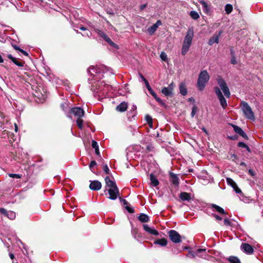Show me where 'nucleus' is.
Instances as JSON below:
<instances>
[{
    "mask_svg": "<svg viewBox=\"0 0 263 263\" xmlns=\"http://www.w3.org/2000/svg\"><path fill=\"white\" fill-rule=\"evenodd\" d=\"M88 72L92 76V79L96 80L93 83L90 82L91 84V89L95 92L100 93L102 96H106L108 91L110 88V86L104 84L103 82L97 80V79H101L103 77L100 68L94 66H90L88 69Z\"/></svg>",
    "mask_w": 263,
    "mask_h": 263,
    "instance_id": "obj_1",
    "label": "nucleus"
},
{
    "mask_svg": "<svg viewBox=\"0 0 263 263\" xmlns=\"http://www.w3.org/2000/svg\"><path fill=\"white\" fill-rule=\"evenodd\" d=\"M216 81L219 87L216 86L214 88V89L220 101L221 106L223 109H225L227 106V103L226 99L222 93L221 89L222 90L224 95L227 98H229L230 97L231 93L226 81L222 78L221 77L218 76L216 78Z\"/></svg>",
    "mask_w": 263,
    "mask_h": 263,
    "instance_id": "obj_2",
    "label": "nucleus"
},
{
    "mask_svg": "<svg viewBox=\"0 0 263 263\" xmlns=\"http://www.w3.org/2000/svg\"><path fill=\"white\" fill-rule=\"evenodd\" d=\"M194 34L193 28L192 27L189 28L184 37L181 48V54L183 55H185L189 51L192 43Z\"/></svg>",
    "mask_w": 263,
    "mask_h": 263,
    "instance_id": "obj_3",
    "label": "nucleus"
},
{
    "mask_svg": "<svg viewBox=\"0 0 263 263\" xmlns=\"http://www.w3.org/2000/svg\"><path fill=\"white\" fill-rule=\"evenodd\" d=\"M84 114V110L81 107H74L70 110L68 115L71 119H76L77 124L81 130L83 129V121L81 117L83 116Z\"/></svg>",
    "mask_w": 263,
    "mask_h": 263,
    "instance_id": "obj_4",
    "label": "nucleus"
},
{
    "mask_svg": "<svg viewBox=\"0 0 263 263\" xmlns=\"http://www.w3.org/2000/svg\"><path fill=\"white\" fill-rule=\"evenodd\" d=\"M210 80V75L206 70H202L198 76L197 86L200 91H202Z\"/></svg>",
    "mask_w": 263,
    "mask_h": 263,
    "instance_id": "obj_5",
    "label": "nucleus"
},
{
    "mask_svg": "<svg viewBox=\"0 0 263 263\" xmlns=\"http://www.w3.org/2000/svg\"><path fill=\"white\" fill-rule=\"evenodd\" d=\"M241 110L246 118L253 121L255 120L254 112L248 103L246 102L241 103Z\"/></svg>",
    "mask_w": 263,
    "mask_h": 263,
    "instance_id": "obj_6",
    "label": "nucleus"
},
{
    "mask_svg": "<svg viewBox=\"0 0 263 263\" xmlns=\"http://www.w3.org/2000/svg\"><path fill=\"white\" fill-rule=\"evenodd\" d=\"M168 236L170 239L174 243H180L181 242V238L180 234L175 230H170L168 232Z\"/></svg>",
    "mask_w": 263,
    "mask_h": 263,
    "instance_id": "obj_7",
    "label": "nucleus"
},
{
    "mask_svg": "<svg viewBox=\"0 0 263 263\" xmlns=\"http://www.w3.org/2000/svg\"><path fill=\"white\" fill-rule=\"evenodd\" d=\"M109 194L108 198L111 200H116L119 196V190L117 186L113 188H109L108 190Z\"/></svg>",
    "mask_w": 263,
    "mask_h": 263,
    "instance_id": "obj_8",
    "label": "nucleus"
},
{
    "mask_svg": "<svg viewBox=\"0 0 263 263\" xmlns=\"http://www.w3.org/2000/svg\"><path fill=\"white\" fill-rule=\"evenodd\" d=\"M96 32H97V33L101 37H102L104 40H105L110 45L113 46V47H115L116 46V44L110 40V39L109 37H108L107 35L104 32H103L102 31L100 30H99V29H96Z\"/></svg>",
    "mask_w": 263,
    "mask_h": 263,
    "instance_id": "obj_9",
    "label": "nucleus"
},
{
    "mask_svg": "<svg viewBox=\"0 0 263 263\" xmlns=\"http://www.w3.org/2000/svg\"><path fill=\"white\" fill-rule=\"evenodd\" d=\"M241 249L247 254H252L254 252L253 247L249 244L243 243L241 245Z\"/></svg>",
    "mask_w": 263,
    "mask_h": 263,
    "instance_id": "obj_10",
    "label": "nucleus"
},
{
    "mask_svg": "<svg viewBox=\"0 0 263 263\" xmlns=\"http://www.w3.org/2000/svg\"><path fill=\"white\" fill-rule=\"evenodd\" d=\"M102 184L98 180L90 181L89 188L93 191H98L101 189Z\"/></svg>",
    "mask_w": 263,
    "mask_h": 263,
    "instance_id": "obj_11",
    "label": "nucleus"
},
{
    "mask_svg": "<svg viewBox=\"0 0 263 263\" xmlns=\"http://www.w3.org/2000/svg\"><path fill=\"white\" fill-rule=\"evenodd\" d=\"M162 23L160 20H158L157 22L148 28V32L150 34H153L157 30V28L161 25Z\"/></svg>",
    "mask_w": 263,
    "mask_h": 263,
    "instance_id": "obj_12",
    "label": "nucleus"
},
{
    "mask_svg": "<svg viewBox=\"0 0 263 263\" xmlns=\"http://www.w3.org/2000/svg\"><path fill=\"white\" fill-rule=\"evenodd\" d=\"M143 228H144V230L146 232H148V233H149L151 234H153L154 235H158V232L156 230H155L154 228H150L147 224H144Z\"/></svg>",
    "mask_w": 263,
    "mask_h": 263,
    "instance_id": "obj_13",
    "label": "nucleus"
},
{
    "mask_svg": "<svg viewBox=\"0 0 263 263\" xmlns=\"http://www.w3.org/2000/svg\"><path fill=\"white\" fill-rule=\"evenodd\" d=\"M221 32H219L218 34L216 35L214 34L212 37L210 38V39L209 41V44L210 45H213L214 43H218L219 42V39L221 35Z\"/></svg>",
    "mask_w": 263,
    "mask_h": 263,
    "instance_id": "obj_14",
    "label": "nucleus"
},
{
    "mask_svg": "<svg viewBox=\"0 0 263 263\" xmlns=\"http://www.w3.org/2000/svg\"><path fill=\"white\" fill-rule=\"evenodd\" d=\"M127 107V103L125 102H122L117 106L116 110L120 112H124L126 110Z\"/></svg>",
    "mask_w": 263,
    "mask_h": 263,
    "instance_id": "obj_15",
    "label": "nucleus"
},
{
    "mask_svg": "<svg viewBox=\"0 0 263 263\" xmlns=\"http://www.w3.org/2000/svg\"><path fill=\"white\" fill-rule=\"evenodd\" d=\"M105 181L106 186L109 188H113L117 186L115 182L111 180L108 176L105 178Z\"/></svg>",
    "mask_w": 263,
    "mask_h": 263,
    "instance_id": "obj_16",
    "label": "nucleus"
},
{
    "mask_svg": "<svg viewBox=\"0 0 263 263\" xmlns=\"http://www.w3.org/2000/svg\"><path fill=\"white\" fill-rule=\"evenodd\" d=\"M179 198L182 201H190L191 200L190 194L186 192H182L180 194Z\"/></svg>",
    "mask_w": 263,
    "mask_h": 263,
    "instance_id": "obj_17",
    "label": "nucleus"
},
{
    "mask_svg": "<svg viewBox=\"0 0 263 263\" xmlns=\"http://www.w3.org/2000/svg\"><path fill=\"white\" fill-rule=\"evenodd\" d=\"M170 176L171 177V182L173 183V184H174L175 186H178L179 182V178L178 177V176L172 173H170Z\"/></svg>",
    "mask_w": 263,
    "mask_h": 263,
    "instance_id": "obj_18",
    "label": "nucleus"
},
{
    "mask_svg": "<svg viewBox=\"0 0 263 263\" xmlns=\"http://www.w3.org/2000/svg\"><path fill=\"white\" fill-rule=\"evenodd\" d=\"M151 183L154 186H156L159 185V182L157 178L153 174H151L149 175Z\"/></svg>",
    "mask_w": 263,
    "mask_h": 263,
    "instance_id": "obj_19",
    "label": "nucleus"
},
{
    "mask_svg": "<svg viewBox=\"0 0 263 263\" xmlns=\"http://www.w3.org/2000/svg\"><path fill=\"white\" fill-rule=\"evenodd\" d=\"M211 207L213 209V211H216V212L222 214H226L224 210L222 208L217 205L212 204H211Z\"/></svg>",
    "mask_w": 263,
    "mask_h": 263,
    "instance_id": "obj_20",
    "label": "nucleus"
},
{
    "mask_svg": "<svg viewBox=\"0 0 263 263\" xmlns=\"http://www.w3.org/2000/svg\"><path fill=\"white\" fill-rule=\"evenodd\" d=\"M154 243L155 245H159L161 246H165L167 243V241L165 238H161L156 240Z\"/></svg>",
    "mask_w": 263,
    "mask_h": 263,
    "instance_id": "obj_21",
    "label": "nucleus"
},
{
    "mask_svg": "<svg viewBox=\"0 0 263 263\" xmlns=\"http://www.w3.org/2000/svg\"><path fill=\"white\" fill-rule=\"evenodd\" d=\"M179 91L182 96H185L187 93V89L184 83H181L179 86Z\"/></svg>",
    "mask_w": 263,
    "mask_h": 263,
    "instance_id": "obj_22",
    "label": "nucleus"
},
{
    "mask_svg": "<svg viewBox=\"0 0 263 263\" xmlns=\"http://www.w3.org/2000/svg\"><path fill=\"white\" fill-rule=\"evenodd\" d=\"M138 219L142 222H147L149 220L148 216L145 214H141L138 217Z\"/></svg>",
    "mask_w": 263,
    "mask_h": 263,
    "instance_id": "obj_23",
    "label": "nucleus"
},
{
    "mask_svg": "<svg viewBox=\"0 0 263 263\" xmlns=\"http://www.w3.org/2000/svg\"><path fill=\"white\" fill-rule=\"evenodd\" d=\"M161 92L165 96H173V91L170 89H168V88L164 87L161 90Z\"/></svg>",
    "mask_w": 263,
    "mask_h": 263,
    "instance_id": "obj_24",
    "label": "nucleus"
},
{
    "mask_svg": "<svg viewBox=\"0 0 263 263\" xmlns=\"http://www.w3.org/2000/svg\"><path fill=\"white\" fill-rule=\"evenodd\" d=\"M91 146H92V148H95L96 154L97 155H99L100 152H99V146H98V143L96 141L93 140L92 141Z\"/></svg>",
    "mask_w": 263,
    "mask_h": 263,
    "instance_id": "obj_25",
    "label": "nucleus"
},
{
    "mask_svg": "<svg viewBox=\"0 0 263 263\" xmlns=\"http://www.w3.org/2000/svg\"><path fill=\"white\" fill-rule=\"evenodd\" d=\"M6 216L11 220H13L15 218V213L12 211H7V214H6Z\"/></svg>",
    "mask_w": 263,
    "mask_h": 263,
    "instance_id": "obj_26",
    "label": "nucleus"
},
{
    "mask_svg": "<svg viewBox=\"0 0 263 263\" xmlns=\"http://www.w3.org/2000/svg\"><path fill=\"white\" fill-rule=\"evenodd\" d=\"M229 260L231 263H240L239 259L234 256H231L229 258Z\"/></svg>",
    "mask_w": 263,
    "mask_h": 263,
    "instance_id": "obj_27",
    "label": "nucleus"
},
{
    "mask_svg": "<svg viewBox=\"0 0 263 263\" xmlns=\"http://www.w3.org/2000/svg\"><path fill=\"white\" fill-rule=\"evenodd\" d=\"M227 183L231 185L233 188L236 187V183L233 181V180L230 178H227L226 179Z\"/></svg>",
    "mask_w": 263,
    "mask_h": 263,
    "instance_id": "obj_28",
    "label": "nucleus"
},
{
    "mask_svg": "<svg viewBox=\"0 0 263 263\" xmlns=\"http://www.w3.org/2000/svg\"><path fill=\"white\" fill-rule=\"evenodd\" d=\"M190 16L191 17L194 19V20H197L199 17V15L198 13L195 11H191L190 12Z\"/></svg>",
    "mask_w": 263,
    "mask_h": 263,
    "instance_id": "obj_29",
    "label": "nucleus"
},
{
    "mask_svg": "<svg viewBox=\"0 0 263 263\" xmlns=\"http://www.w3.org/2000/svg\"><path fill=\"white\" fill-rule=\"evenodd\" d=\"M153 97L156 99V100L158 102L162 105H164V103L162 101V100L157 97L156 93L155 92H153L152 95Z\"/></svg>",
    "mask_w": 263,
    "mask_h": 263,
    "instance_id": "obj_30",
    "label": "nucleus"
},
{
    "mask_svg": "<svg viewBox=\"0 0 263 263\" xmlns=\"http://www.w3.org/2000/svg\"><path fill=\"white\" fill-rule=\"evenodd\" d=\"M233 9L232 6L230 4H227L225 6V11L227 14H230Z\"/></svg>",
    "mask_w": 263,
    "mask_h": 263,
    "instance_id": "obj_31",
    "label": "nucleus"
},
{
    "mask_svg": "<svg viewBox=\"0 0 263 263\" xmlns=\"http://www.w3.org/2000/svg\"><path fill=\"white\" fill-rule=\"evenodd\" d=\"M200 3L202 6L204 11L208 12L209 10L208 5L205 2L203 1H200Z\"/></svg>",
    "mask_w": 263,
    "mask_h": 263,
    "instance_id": "obj_32",
    "label": "nucleus"
},
{
    "mask_svg": "<svg viewBox=\"0 0 263 263\" xmlns=\"http://www.w3.org/2000/svg\"><path fill=\"white\" fill-rule=\"evenodd\" d=\"M161 59L163 61H167V55L165 52H161L160 55Z\"/></svg>",
    "mask_w": 263,
    "mask_h": 263,
    "instance_id": "obj_33",
    "label": "nucleus"
},
{
    "mask_svg": "<svg viewBox=\"0 0 263 263\" xmlns=\"http://www.w3.org/2000/svg\"><path fill=\"white\" fill-rule=\"evenodd\" d=\"M238 146L246 148L248 151L250 152V148H249V147L242 142H239L238 143Z\"/></svg>",
    "mask_w": 263,
    "mask_h": 263,
    "instance_id": "obj_34",
    "label": "nucleus"
},
{
    "mask_svg": "<svg viewBox=\"0 0 263 263\" xmlns=\"http://www.w3.org/2000/svg\"><path fill=\"white\" fill-rule=\"evenodd\" d=\"M145 119H146L147 123H148L149 126L152 127V125H153V122H152V119L151 117L147 115L145 117Z\"/></svg>",
    "mask_w": 263,
    "mask_h": 263,
    "instance_id": "obj_35",
    "label": "nucleus"
},
{
    "mask_svg": "<svg viewBox=\"0 0 263 263\" xmlns=\"http://www.w3.org/2000/svg\"><path fill=\"white\" fill-rule=\"evenodd\" d=\"M13 62V63H14L15 65H16L17 66H18L19 67L24 66V65L25 63L24 62H23L18 61L16 59H15V61H14Z\"/></svg>",
    "mask_w": 263,
    "mask_h": 263,
    "instance_id": "obj_36",
    "label": "nucleus"
},
{
    "mask_svg": "<svg viewBox=\"0 0 263 263\" xmlns=\"http://www.w3.org/2000/svg\"><path fill=\"white\" fill-rule=\"evenodd\" d=\"M9 176L13 178H21L22 177V175L16 174H9Z\"/></svg>",
    "mask_w": 263,
    "mask_h": 263,
    "instance_id": "obj_37",
    "label": "nucleus"
},
{
    "mask_svg": "<svg viewBox=\"0 0 263 263\" xmlns=\"http://www.w3.org/2000/svg\"><path fill=\"white\" fill-rule=\"evenodd\" d=\"M197 111V107L194 105L192 109L191 116L193 117Z\"/></svg>",
    "mask_w": 263,
    "mask_h": 263,
    "instance_id": "obj_38",
    "label": "nucleus"
},
{
    "mask_svg": "<svg viewBox=\"0 0 263 263\" xmlns=\"http://www.w3.org/2000/svg\"><path fill=\"white\" fill-rule=\"evenodd\" d=\"M232 126H233L234 132H243L242 130L236 125H234L233 124H230Z\"/></svg>",
    "mask_w": 263,
    "mask_h": 263,
    "instance_id": "obj_39",
    "label": "nucleus"
},
{
    "mask_svg": "<svg viewBox=\"0 0 263 263\" xmlns=\"http://www.w3.org/2000/svg\"><path fill=\"white\" fill-rule=\"evenodd\" d=\"M103 170L106 174H108L109 173V169L107 164H105L104 165Z\"/></svg>",
    "mask_w": 263,
    "mask_h": 263,
    "instance_id": "obj_40",
    "label": "nucleus"
},
{
    "mask_svg": "<svg viewBox=\"0 0 263 263\" xmlns=\"http://www.w3.org/2000/svg\"><path fill=\"white\" fill-rule=\"evenodd\" d=\"M97 165V163L95 160L92 161L89 164V168L92 171V169Z\"/></svg>",
    "mask_w": 263,
    "mask_h": 263,
    "instance_id": "obj_41",
    "label": "nucleus"
},
{
    "mask_svg": "<svg viewBox=\"0 0 263 263\" xmlns=\"http://www.w3.org/2000/svg\"><path fill=\"white\" fill-rule=\"evenodd\" d=\"M68 106V104L66 102H64L61 104V107L63 110H65L66 107Z\"/></svg>",
    "mask_w": 263,
    "mask_h": 263,
    "instance_id": "obj_42",
    "label": "nucleus"
},
{
    "mask_svg": "<svg viewBox=\"0 0 263 263\" xmlns=\"http://www.w3.org/2000/svg\"><path fill=\"white\" fill-rule=\"evenodd\" d=\"M234 190L235 191V192L237 194H239L241 193V191L239 189V187L237 186V185H236V187H233Z\"/></svg>",
    "mask_w": 263,
    "mask_h": 263,
    "instance_id": "obj_43",
    "label": "nucleus"
},
{
    "mask_svg": "<svg viewBox=\"0 0 263 263\" xmlns=\"http://www.w3.org/2000/svg\"><path fill=\"white\" fill-rule=\"evenodd\" d=\"M0 213L6 216L7 214V211L4 208H0Z\"/></svg>",
    "mask_w": 263,
    "mask_h": 263,
    "instance_id": "obj_44",
    "label": "nucleus"
},
{
    "mask_svg": "<svg viewBox=\"0 0 263 263\" xmlns=\"http://www.w3.org/2000/svg\"><path fill=\"white\" fill-rule=\"evenodd\" d=\"M224 223L226 226H230L231 224V222L228 218H226L224 220Z\"/></svg>",
    "mask_w": 263,
    "mask_h": 263,
    "instance_id": "obj_45",
    "label": "nucleus"
},
{
    "mask_svg": "<svg viewBox=\"0 0 263 263\" xmlns=\"http://www.w3.org/2000/svg\"><path fill=\"white\" fill-rule=\"evenodd\" d=\"M237 133L240 136H242L243 138H244L246 139H248V137H247L246 133Z\"/></svg>",
    "mask_w": 263,
    "mask_h": 263,
    "instance_id": "obj_46",
    "label": "nucleus"
},
{
    "mask_svg": "<svg viewBox=\"0 0 263 263\" xmlns=\"http://www.w3.org/2000/svg\"><path fill=\"white\" fill-rule=\"evenodd\" d=\"M168 88V89H170L173 91L174 88V84L173 82H172L167 87Z\"/></svg>",
    "mask_w": 263,
    "mask_h": 263,
    "instance_id": "obj_47",
    "label": "nucleus"
},
{
    "mask_svg": "<svg viewBox=\"0 0 263 263\" xmlns=\"http://www.w3.org/2000/svg\"><path fill=\"white\" fill-rule=\"evenodd\" d=\"M8 58L11 60L12 62H13L14 61H15V59H16L15 58H14L11 54H8L7 55Z\"/></svg>",
    "mask_w": 263,
    "mask_h": 263,
    "instance_id": "obj_48",
    "label": "nucleus"
},
{
    "mask_svg": "<svg viewBox=\"0 0 263 263\" xmlns=\"http://www.w3.org/2000/svg\"><path fill=\"white\" fill-rule=\"evenodd\" d=\"M213 216L217 220H221L222 219V218L221 217L216 214H214Z\"/></svg>",
    "mask_w": 263,
    "mask_h": 263,
    "instance_id": "obj_49",
    "label": "nucleus"
},
{
    "mask_svg": "<svg viewBox=\"0 0 263 263\" xmlns=\"http://www.w3.org/2000/svg\"><path fill=\"white\" fill-rule=\"evenodd\" d=\"M229 137L230 139L234 140H236V139H237L238 136L237 135H234L233 136H231V137L229 136Z\"/></svg>",
    "mask_w": 263,
    "mask_h": 263,
    "instance_id": "obj_50",
    "label": "nucleus"
},
{
    "mask_svg": "<svg viewBox=\"0 0 263 263\" xmlns=\"http://www.w3.org/2000/svg\"><path fill=\"white\" fill-rule=\"evenodd\" d=\"M231 62L233 64H235L236 63V61L235 60V57H233L231 60Z\"/></svg>",
    "mask_w": 263,
    "mask_h": 263,
    "instance_id": "obj_51",
    "label": "nucleus"
},
{
    "mask_svg": "<svg viewBox=\"0 0 263 263\" xmlns=\"http://www.w3.org/2000/svg\"><path fill=\"white\" fill-rule=\"evenodd\" d=\"M20 51L24 55H26V56L28 55V53L25 51L21 49Z\"/></svg>",
    "mask_w": 263,
    "mask_h": 263,
    "instance_id": "obj_52",
    "label": "nucleus"
},
{
    "mask_svg": "<svg viewBox=\"0 0 263 263\" xmlns=\"http://www.w3.org/2000/svg\"><path fill=\"white\" fill-rule=\"evenodd\" d=\"M249 173L251 175V176H254V171L251 170V169H250L249 170Z\"/></svg>",
    "mask_w": 263,
    "mask_h": 263,
    "instance_id": "obj_53",
    "label": "nucleus"
},
{
    "mask_svg": "<svg viewBox=\"0 0 263 263\" xmlns=\"http://www.w3.org/2000/svg\"><path fill=\"white\" fill-rule=\"evenodd\" d=\"M146 7V4H144V5H142L140 6V10H143L144 9H145Z\"/></svg>",
    "mask_w": 263,
    "mask_h": 263,
    "instance_id": "obj_54",
    "label": "nucleus"
},
{
    "mask_svg": "<svg viewBox=\"0 0 263 263\" xmlns=\"http://www.w3.org/2000/svg\"><path fill=\"white\" fill-rule=\"evenodd\" d=\"M126 209L128 210V211L129 212H130V213H133V212H134V211H133L132 209L129 208V207H128V206H126Z\"/></svg>",
    "mask_w": 263,
    "mask_h": 263,
    "instance_id": "obj_55",
    "label": "nucleus"
},
{
    "mask_svg": "<svg viewBox=\"0 0 263 263\" xmlns=\"http://www.w3.org/2000/svg\"><path fill=\"white\" fill-rule=\"evenodd\" d=\"M146 149L148 151H151L152 150V146L149 145L146 146Z\"/></svg>",
    "mask_w": 263,
    "mask_h": 263,
    "instance_id": "obj_56",
    "label": "nucleus"
},
{
    "mask_svg": "<svg viewBox=\"0 0 263 263\" xmlns=\"http://www.w3.org/2000/svg\"><path fill=\"white\" fill-rule=\"evenodd\" d=\"M147 89L148 90V91H149V92L151 93V94L152 95H153V92H155L153 90V89H152V88H151V87H149V89Z\"/></svg>",
    "mask_w": 263,
    "mask_h": 263,
    "instance_id": "obj_57",
    "label": "nucleus"
},
{
    "mask_svg": "<svg viewBox=\"0 0 263 263\" xmlns=\"http://www.w3.org/2000/svg\"><path fill=\"white\" fill-rule=\"evenodd\" d=\"M90 34L91 33L90 32L89 33L87 32V33H86L85 34H82V35H83V36H87L88 37H89L90 35Z\"/></svg>",
    "mask_w": 263,
    "mask_h": 263,
    "instance_id": "obj_58",
    "label": "nucleus"
},
{
    "mask_svg": "<svg viewBox=\"0 0 263 263\" xmlns=\"http://www.w3.org/2000/svg\"><path fill=\"white\" fill-rule=\"evenodd\" d=\"M13 47H14V48L15 49H16V50H18V51H20V49H21V48H20L19 47L17 46H13Z\"/></svg>",
    "mask_w": 263,
    "mask_h": 263,
    "instance_id": "obj_59",
    "label": "nucleus"
},
{
    "mask_svg": "<svg viewBox=\"0 0 263 263\" xmlns=\"http://www.w3.org/2000/svg\"><path fill=\"white\" fill-rule=\"evenodd\" d=\"M80 29H81V30H83V31H86V30H87L86 28H85V27H83V26H81V27H80Z\"/></svg>",
    "mask_w": 263,
    "mask_h": 263,
    "instance_id": "obj_60",
    "label": "nucleus"
},
{
    "mask_svg": "<svg viewBox=\"0 0 263 263\" xmlns=\"http://www.w3.org/2000/svg\"><path fill=\"white\" fill-rule=\"evenodd\" d=\"M9 256L11 258V259H13L14 257V255L12 253H10L9 254Z\"/></svg>",
    "mask_w": 263,
    "mask_h": 263,
    "instance_id": "obj_61",
    "label": "nucleus"
},
{
    "mask_svg": "<svg viewBox=\"0 0 263 263\" xmlns=\"http://www.w3.org/2000/svg\"><path fill=\"white\" fill-rule=\"evenodd\" d=\"M14 126H15V132H17L18 127H17V125L15 123L14 124Z\"/></svg>",
    "mask_w": 263,
    "mask_h": 263,
    "instance_id": "obj_62",
    "label": "nucleus"
},
{
    "mask_svg": "<svg viewBox=\"0 0 263 263\" xmlns=\"http://www.w3.org/2000/svg\"><path fill=\"white\" fill-rule=\"evenodd\" d=\"M11 134L9 136L10 137H11V138H13V137L14 136V134H13V133H10Z\"/></svg>",
    "mask_w": 263,
    "mask_h": 263,
    "instance_id": "obj_63",
    "label": "nucleus"
},
{
    "mask_svg": "<svg viewBox=\"0 0 263 263\" xmlns=\"http://www.w3.org/2000/svg\"><path fill=\"white\" fill-rule=\"evenodd\" d=\"M136 108H137V107H136V106H135V105H133V106H132V109L133 110H135L136 109Z\"/></svg>",
    "mask_w": 263,
    "mask_h": 263,
    "instance_id": "obj_64",
    "label": "nucleus"
}]
</instances>
